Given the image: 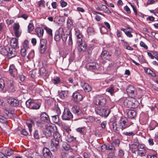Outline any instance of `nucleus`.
<instances>
[{"instance_id":"1","label":"nucleus","mask_w":158,"mask_h":158,"mask_svg":"<svg viewBox=\"0 0 158 158\" xmlns=\"http://www.w3.org/2000/svg\"><path fill=\"white\" fill-rule=\"evenodd\" d=\"M120 101L124 106L128 108H135L138 106L137 101H135V102L133 103L126 98H121L120 99Z\"/></svg>"},{"instance_id":"2","label":"nucleus","mask_w":158,"mask_h":158,"mask_svg":"<svg viewBox=\"0 0 158 158\" xmlns=\"http://www.w3.org/2000/svg\"><path fill=\"white\" fill-rule=\"evenodd\" d=\"M106 102V98L103 96L101 95H97L94 98V102L96 105L101 106H104Z\"/></svg>"},{"instance_id":"3","label":"nucleus","mask_w":158,"mask_h":158,"mask_svg":"<svg viewBox=\"0 0 158 158\" xmlns=\"http://www.w3.org/2000/svg\"><path fill=\"white\" fill-rule=\"evenodd\" d=\"M118 123V125L121 127L122 130L129 127L131 125L128 122L127 118L124 117H121Z\"/></svg>"},{"instance_id":"4","label":"nucleus","mask_w":158,"mask_h":158,"mask_svg":"<svg viewBox=\"0 0 158 158\" xmlns=\"http://www.w3.org/2000/svg\"><path fill=\"white\" fill-rule=\"evenodd\" d=\"M73 115L68 108L64 109L62 118L64 120H70L73 118Z\"/></svg>"},{"instance_id":"5","label":"nucleus","mask_w":158,"mask_h":158,"mask_svg":"<svg viewBox=\"0 0 158 158\" xmlns=\"http://www.w3.org/2000/svg\"><path fill=\"white\" fill-rule=\"evenodd\" d=\"M95 112L97 114L105 117H107L110 112L109 110L100 107L96 108Z\"/></svg>"},{"instance_id":"6","label":"nucleus","mask_w":158,"mask_h":158,"mask_svg":"<svg viewBox=\"0 0 158 158\" xmlns=\"http://www.w3.org/2000/svg\"><path fill=\"white\" fill-rule=\"evenodd\" d=\"M56 130H57L56 127V126L51 125H47L46 127L45 134L47 136L49 137Z\"/></svg>"},{"instance_id":"7","label":"nucleus","mask_w":158,"mask_h":158,"mask_svg":"<svg viewBox=\"0 0 158 158\" xmlns=\"http://www.w3.org/2000/svg\"><path fill=\"white\" fill-rule=\"evenodd\" d=\"M47 40L45 39L40 40V52L42 54L44 53L47 49Z\"/></svg>"},{"instance_id":"8","label":"nucleus","mask_w":158,"mask_h":158,"mask_svg":"<svg viewBox=\"0 0 158 158\" xmlns=\"http://www.w3.org/2000/svg\"><path fill=\"white\" fill-rule=\"evenodd\" d=\"M73 99L74 102L76 103H77L83 99L82 95L77 91L74 92L72 95Z\"/></svg>"},{"instance_id":"9","label":"nucleus","mask_w":158,"mask_h":158,"mask_svg":"<svg viewBox=\"0 0 158 158\" xmlns=\"http://www.w3.org/2000/svg\"><path fill=\"white\" fill-rule=\"evenodd\" d=\"M59 142L58 141L55 140V139H52L50 144V149L52 151L55 152L57 150L59 147Z\"/></svg>"},{"instance_id":"10","label":"nucleus","mask_w":158,"mask_h":158,"mask_svg":"<svg viewBox=\"0 0 158 158\" xmlns=\"http://www.w3.org/2000/svg\"><path fill=\"white\" fill-rule=\"evenodd\" d=\"M20 26L18 23H15L13 26V30L15 36L19 37L21 34V31L19 29Z\"/></svg>"},{"instance_id":"11","label":"nucleus","mask_w":158,"mask_h":158,"mask_svg":"<svg viewBox=\"0 0 158 158\" xmlns=\"http://www.w3.org/2000/svg\"><path fill=\"white\" fill-rule=\"evenodd\" d=\"M9 72L10 74L14 77H18V73L17 69L13 64L11 65L9 68Z\"/></svg>"},{"instance_id":"12","label":"nucleus","mask_w":158,"mask_h":158,"mask_svg":"<svg viewBox=\"0 0 158 158\" xmlns=\"http://www.w3.org/2000/svg\"><path fill=\"white\" fill-rule=\"evenodd\" d=\"M40 119L45 123H48L50 122V120L48 115L44 112H43L40 114Z\"/></svg>"},{"instance_id":"13","label":"nucleus","mask_w":158,"mask_h":158,"mask_svg":"<svg viewBox=\"0 0 158 158\" xmlns=\"http://www.w3.org/2000/svg\"><path fill=\"white\" fill-rule=\"evenodd\" d=\"M43 153L45 158H52V155L50 150L47 148H44L43 149Z\"/></svg>"},{"instance_id":"14","label":"nucleus","mask_w":158,"mask_h":158,"mask_svg":"<svg viewBox=\"0 0 158 158\" xmlns=\"http://www.w3.org/2000/svg\"><path fill=\"white\" fill-rule=\"evenodd\" d=\"M9 50V48H2L0 50L1 54L3 55H8L9 58H11L14 56L15 55H11V52H9L8 50Z\"/></svg>"},{"instance_id":"15","label":"nucleus","mask_w":158,"mask_h":158,"mask_svg":"<svg viewBox=\"0 0 158 158\" xmlns=\"http://www.w3.org/2000/svg\"><path fill=\"white\" fill-rule=\"evenodd\" d=\"M56 111L57 114L54 115H52L51 117L53 122L56 124H58L59 122V118L58 115L60 114V111L59 108H57L56 109Z\"/></svg>"},{"instance_id":"16","label":"nucleus","mask_w":158,"mask_h":158,"mask_svg":"<svg viewBox=\"0 0 158 158\" xmlns=\"http://www.w3.org/2000/svg\"><path fill=\"white\" fill-rule=\"evenodd\" d=\"M118 89L116 88L115 85H111L106 89V91L110 93L111 95H113Z\"/></svg>"},{"instance_id":"17","label":"nucleus","mask_w":158,"mask_h":158,"mask_svg":"<svg viewBox=\"0 0 158 158\" xmlns=\"http://www.w3.org/2000/svg\"><path fill=\"white\" fill-rule=\"evenodd\" d=\"M8 102L11 106H16L19 105V102L18 101L13 98H10L8 99Z\"/></svg>"},{"instance_id":"18","label":"nucleus","mask_w":158,"mask_h":158,"mask_svg":"<svg viewBox=\"0 0 158 158\" xmlns=\"http://www.w3.org/2000/svg\"><path fill=\"white\" fill-rule=\"evenodd\" d=\"M18 42V40L17 39L15 38H13L11 39L10 42L11 46L13 48H18L19 47Z\"/></svg>"},{"instance_id":"19","label":"nucleus","mask_w":158,"mask_h":158,"mask_svg":"<svg viewBox=\"0 0 158 158\" xmlns=\"http://www.w3.org/2000/svg\"><path fill=\"white\" fill-rule=\"evenodd\" d=\"M127 114L128 118H134L136 115V112L134 110H128Z\"/></svg>"},{"instance_id":"20","label":"nucleus","mask_w":158,"mask_h":158,"mask_svg":"<svg viewBox=\"0 0 158 158\" xmlns=\"http://www.w3.org/2000/svg\"><path fill=\"white\" fill-rule=\"evenodd\" d=\"M90 70H98L100 68V65L98 64L92 63L89 64L87 66Z\"/></svg>"},{"instance_id":"21","label":"nucleus","mask_w":158,"mask_h":158,"mask_svg":"<svg viewBox=\"0 0 158 158\" xmlns=\"http://www.w3.org/2000/svg\"><path fill=\"white\" fill-rule=\"evenodd\" d=\"M81 86L86 92H89L91 90V87L88 84L84 82H82Z\"/></svg>"},{"instance_id":"22","label":"nucleus","mask_w":158,"mask_h":158,"mask_svg":"<svg viewBox=\"0 0 158 158\" xmlns=\"http://www.w3.org/2000/svg\"><path fill=\"white\" fill-rule=\"evenodd\" d=\"M110 56L111 55L106 51H103L101 54L102 58L105 60H108Z\"/></svg>"},{"instance_id":"23","label":"nucleus","mask_w":158,"mask_h":158,"mask_svg":"<svg viewBox=\"0 0 158 158\" xmlns=\"http://www.w3.org/2000/svg\"><path fill=\"white\" fill-rule=\"evenodd\" d=\"M62 32H60L59 30L56 31L54 36L55 40L56 41H60L62 37Z\"/></svg>"},{"instance_id":"24","label":"nucleus","mask_w":158,"mask_h":158,"mask_svg":"<svg viewBox=\"0 0 158 158\" xmlns=\"http://www.w3.org/2000/svg\"><path fill=\"white\" fill-rule=\"evenodd\" d=\"M127 91L129 95L134 96L135 94V89L133 86H129L127 89Z\"/></svg>"},{"instance_id":"25","label":"nucleus","mask_w":158,"mask_h":158,"mask_svg":"<svg viewBox=\"0 0 158 158\" xmlns=\"http://www.w3.org/2000/svg\"><path fill=\"white\" fill-rule=\"evenodd\" d=\"M78 45V50L80 52H84L86 49V45L85 43H83L82 42L80 43H77Z\"/></svg>"},{"instance_id":"26","label":"nucleus","mask_w":158,"mask_h":158,"mask_svg":"<svg viewBox=\"0 0 158 158\" xmlns=\"http://www.w3.org/2000/svg\"><path fill=\"white\" fill-rule=\"evenodd\" d=\"M72 112L74 114L79 115L81 113V111L79 108L76 106H73L72 108Z\"/></svg>"},{"instance_id":"27","label":"nucleus","mask_w":158,"mask_h":158,"mask_svg":"<svg viewBox=\"0 0 158 158\" xmlns=\"http://www.w3.org/2000/svg\"><path fill=\"white\" fill-rule=\"evenodd\" d=\"M35 31L37 35L39 37H42L44 34V30L40 27H37L35 29Z\"/></svg>"},{"instance_id":"28","label":"nucleus","mask_w":158,"mask_h":158,"mask_svg":"<svg viewBox=\"0 0 158 158\" xmlns=\"http://www.w3.org/2000/svg\"><path fill=\"white\" fill-rule=\"evenodd\" d=\"M53 136V139H55V140L59 142L61 140L60 135L59 133L56 131V130L54 132Z\"/></svg>"},{"instance_id":"29","label":"nucleus","mask_w":158,"mask_h":158,"mask_svg":"<svg viewBox=\"0 0 158 158\" xmlns=\"http://www.w3.org/2000/svg\"><path fill=\"white\" fill-rule=\"evenodd\" d=\"M68 91H62L59 94V96L62 99H64L67 97Z\"/></svg>"},{"instance_id":"30","label":"nucleus","mask_w":158,"mask_h":158,"mask_svg":"<svg viewBox=\"0 0 158 158\" xmlns=\"http://www.w3.org/2000/svg\"><path fill=\"white\" fill-rule=\"evenodd\" d=\"M144 69L145 72L151 75L153 77L156 76L155 73L150 69L145 67L144 68Z\"/></svg>"},{"instance_id":"31","label":"nucleus","mask_w":158,"mask_h":158,"mask_svg":"<svg viewBox=\"0 0 158 158\" xmlns=\"http://www.w3.org/2000/svg\"><path fill=\"white\" fill-rule=\"evenodd\" d=\"M132 146L133 147L135 146L137 148L138 145L139 144V141L137 137H133L131 140Z\"/></svg>"},{"instance_id":"32","label":"nucleus","mask_w":158,"mask_h":158,"mask_svg":"<svg viewBox=\"0 0 158 158\" xmlns=\"http://www.w3.org/2000/svg\"><path fill=\"white\" fill-rule=\"evenodd\" d=\"M34 102L32 100H29L27 101L26 102L27 107L31 109L33 105Z\"/></svg>"},{"instance_id":"33","label":"nucleus","mask_w":158,"mask_h":158,"mask_svg":"<svg viewBox=\"0 0 158 158\" xmlns=\"http://www.w3.org/2000/svg\"><path fill=\"white\" fill-rule=\"evenodd\" d=\"M33 124V122L31 120H28L26 122V124L29 128L30 132H31L32 131V127Z\"/></svg>"},{"instance_id":"34","label":"nucleus","mask_w":158,"mask_h":158,"mask_svg":"<svg viewBox=\"0 0 158 158\" xmlns=\"http://www.w3.org/2000/svg\"><path fill=\"white\" fill-rule=\"evenodd\" d=\"M75 139V138L69 134L67 135L66 137V140L68 142H71Z\"/></svg>"},{"instance_id":"35","label":"nucleus","mask_w":158,"mask_h":158,"mask_svg":"<svg viewBox=\"0 0 158 158\" xmlns=\"http://www.w3.org/2000/svg\"><path fill=\"white\" fill-rule=\"evenodd\" d=\"M14 152L11 149H8L6 150L5 151V153H3L4 155L6 156H10L13 154Z\"/></svg>"},{"instance_id":"36","label":"nucleus","mask_w":158,"mask_h":158,"mask_svg":"<svg viewBox=\"0 0 158 158\" xmlns=\"http://www.w3.org/2000/svg\"><path fill=\"white\" fill-rule=\"evenodd\" d=\"M45 2L44 0H40L38 2V5L39 8L40 9L41 7H45Z\"/></svg>"},{"instance_id":"37","label":"nucleus","mask_w":158,"mask_h":158,"mask_svg":"<svg viewBox=\"0 0 158 158\" xmlns=\"http://www.w3.org/2000/svg\"><path fill=\"white\" fill-rule=\"evenodd\" d=\"M22 48L26 49L28 50L29 48V47L28 45V41L27 40H25L23 43V47Z\"/></svg>"},{"instance_id":"38","label":"nucleus","mask_w":158,"mask_h":158,"mask_svg":"<svg viewBox=\"0 0 158 158\" xmlns=\"http://www.w3.org/2000/svg\"><path fill=\"white\" fill-rule=\"evenodd\" d=\"M117 124L115 123H114L113 125V130L114 131L117 133H119L120 129L117 126Z\"/></svg>"},{"instance_id":"39","label":"nucleus","mask_w":158,"mask_h":158,"mask_svg":"<svg viewBox=\"0 0 158 158\" xmlns=\"http://www.w3.org/2000/svg\"><path fill=\"white\" fill-rule=\"evenodd\" d=\"M34 51L32 50L29 52L27 57L29 60L33 58L34 56Z\"/></svg>"},{"instance_id":"40","label":"nucleus","mask_w":158,"mask_h":158,"mask_svg":"<svg viewBox=\"0 0 158 158\" xmlns=\"http://www.w3.org/2000/svg\"><path fill=\"white\" fill-rule=\"evenodd\" d=\"M62 147L65 150H69L70 148L69 145L66 142L63 143Z\"/></svg>"},{"instance_id":"41","label":"nucleus","mask_w":158,"mask_h":158,"mask_svg":"<svg viewBox=\"0 0 158 158\" xmlns=\"http://www.w3.org/2000/svg\"><path fill=\"white\" fill-rule=\"evenodd\" d=\"M44 29L49 35L51 36L52 35V30L51 28L47 27H45Z\"/></svg>"},{"instance_id":"42","label":"nucleus","mask_w":158,"mask_h":158,"mask_svg":"<svg viewBox=\"0 0 158 158\" xmlns=\"http://www.w3.org/2000/svg\"><path fill=\"white\" fill-rule=\"evenodd\" d=\"M137 147V150L138 151H143V150H147L143 145L140 144L139 145H138Z\"/></svg>"},{"instance_id":"43","label":"nucleus","mask_w":158,"mask_h":158,"mask_svg":"<svg viewBox=\"0 0 158 158\" xmlns=\"http://www.w3.org/2000/svg\"><path fill=\"white\" fill-rule=\"evenodd\" d=\"M62 127L64 129L67 133H69L71 131V129L69 127L65 124H63Z\"/></svg>"},{"instance_id":"44","label":"nucleus","mask_w":158,"mask_h":158,"mask_svg":"<svg viewBox=\"0 0 158 158\" xmlns=\"http://www.w3.org/2000/svg\"><path fill=\"white\" fill-rule=\"evenodd\" d=\"M87 32L89 35H93L94 34V31L93 28H88L87 30Z\"/></svg>"},{"instance_id":"45","label":"nucleus","mask_w":158,"mask_h":158,"mask_svg":"<svg viewBox=\"0 0 158 158\" xmlns=\"http://www.w3.org/2000/svg\"><path fill=\"white\" fill-rule=\"evenodd\" d=\"M52 82L54 84H57L60 82V79L58 77L54 78L52 80Z\"/></svg>"},{"instance_id":"46","label":"nucleus","mask_w":158,"mask_h":158,"mask_svg":"<svg viewBox=\"0 0 158 158\" xmlns=\"http://www.w3.org/2000/svg\"><path fill=\"white\" fill-rule=\"evenodd\" d=\"M40 107V105L39 104L35 103L34 102L33 103V105H32L31 108V109H39Z\"/></svg>"},{"instance_id":"47","label":"nucleus","mask_w":158,"mask_h":158,"mask_svg":"<svg viewBox=\"0 0 158 158\" xmlns=\"http://www.w3.org/2000/svg\"><path fill=\"white\" fill-rule=\"evenodd\" d=\"M4 87V82L2 79H0V90H3Z\"/></svg>"},{"instance_id":"48","label":"nucleus","mask_w":158,"mask_h":158,"mask_svg":"<svg viewBox=\"0 0 158 158\" xmlns=\"http://www.w3.org/2000/svg\"><path fill=\"white\" fill-rule=\"evenodd\" d=\"M138 155L142 157L145 156L147 152V150H143L142 151H138Z\"/></svg>"},{"instance_id":"49","label":"nucleus","mask_w":158,"mask_h":158,"mask_svg":"<svg viewBox=\"0 0 158 158\" xmlns=\"http://www.w3.org/2000/svg\"><path fill=\"white\" fill-rule=\"evenodd\" d=\"M27 50H28L22 48L20 52L22 56H24L26 55L27 51Z\"/></svg>"},{"instance_id":"50","label":"nucleus","mask_w":158,"mask_h":158,"mask_svg":"<svg viewBox=\"0 0 158 158\" xmlns=\"http://www.w3.org/2000/svg\"><path fill=\"white\" fill-rule=\"evenodd\" d=\"M85 127H79L76 129V131L81 134H83L85 131Z\"/></svg>"},{"instance_id":"51","label":"nucleus","mask_w":158,"mask_h":158,"mask_svg":"<svg viewBox=\"0 0 158 158\" xmlns=\"http://www.w3.org/2000/svg\"><path fill=\"white\" fill-rule=\"evenodd\" d=\"M77 37V43H80L82 42V40L83 38V36L82 35H80L79 36H78Z\"/></svg>"},{"instance_id":"52","label":"nucleus","mask_w":158,"mask_h":158,"mask_svg":"<svg viewBox=\"0 0 158 158\" xmlns=\"http://www.w3.org/2000/svg\"><path fill=\"white\" fill-rule=\"evenodd\" d=\"M6 122V119L5 117L0 115V122L2 123H5Z\"/></svg>"},{"instance_id":"53","label":"nucleus","mask_w":158,"mask_h":158,"mask_svg":"<svg viewBox=\"0 0 158 158\" xmlns=\"http://www.w3.org/2000/svg\"><path fill=\"white\" fill-rule=\"evenodd\" d=\"M123 134L127 136H133L135 135V133L132 131L131 132H124L123 133Z\"/></svg>"},{"instance_id":"54","label":"nucleus","mask_w":158,"mask_h":158,"mask_svg":"<svg viewBox=\"0 0 158 158\" xmlns=\"http://www.w3.org/2000/svg\"><path fill=\"white\" fill-rule=\"evenodd\" d=\"M33 29V25L32 23H29L28 26V32L30 33Z\"/></svg>"},{"instance_id":"55","label":"nucleus","mask_w":158,"mask_h":158,"mask_svg":"<svg viewBox=\"0 0 158 158\" xmlns=\"http://www.w3.org/2000/svg\"><path fill=\"white\" fill-rule=\"evenodd\" d=\"M124 152L122 150H120L118 153V157L119 158H124Z\"/></svg>"},{"instance_id":"56","label":"nucleus","mask_w":158,"mask_h":158,"mask_svg":"<svg viewBox=\"0 0 158 158\" xmlns=\"http://www.w3.org/2000/svg\"><path fill=\"white\" fill-rule=\"evenodd\" d=\"M140 45L142 47L145 49H147L148 48V46L146 45L142 41H140Z\"/></svg>"},{"instance_id":"57","label":"nucleus","mask_w":158,"mask_h":158,"mask_svg":"<svg viewBox=\"0 0 158 158\" xmlns=\"http://www.w3.org/2000/svg\"><path fill=\"white\" fill-rule=\"evenodd\" d=\"M34 138L36 139H39V136L38 131H35L34 133Z\"/></svg>"},{"instance_id":"58","label":"nucleus","mask_w":158,"mask_h":158,"mask_svg":"<svg viewBox=\"0 0 158 158\" xmlns=\"http://www.w3.org/2000/svg\"><path fill=\"white\" fill-rule=\"evenodd\" d=\"M157 1V0H148L147 4V5H150L154 3Z\"/></svg>"},{"instance_id":"59","label":"nucleus","mask_w":158,"mask_h":158,"mask_svg":"<svg viewBox=\"0 0 158 158\" xmlns=\"http://www.w3.org/2000/svg\"><path fill=\"white\" fill-rule=\"evenodd\" d=\"M113 143L116 146L118 147L120 143V140L118 139H116L113 142Z\"/></svg>"},{"instance_id":"60","label":"nucleus","mask_w":158,"mask_h":158,"mask_svg":"<svg viewBox=\"0 0 158 158\" xmlns=\"http://www.w3.org/2000/svg\"><path fill=\"white\" fill-rule=\"evenodd\" d=\"M82 35V33L80 31V30H78V29L76 30L75 32V35L76 37L78 36H79L80 35Z\"/></svg>"},{"instance_id":"61","label":"nucleus","mask_w":158,"mask_h":158,"mask_svg":"<svg viewBox=\"0 0 158 158\" xmlns=\"http://www.w3.org/2000/svg\"><path fill=\"white\" fill-rule=\"evenodd\" d=\"M125 33L126 35L128 37H132L133 36L132 35L131 32L129 31H125Z\"/></svg>"},{"instance_id":"62","label":"nucleus","mask_w":158,"mask_h":158,"mask_svg":"<svg viewBox=\"0 0 158 158\" xmlns=\"http://www.w3.org/2000/svg\"><path fill=\"white\" fill-rule=\"evenodd\" d=\"M60 3L61 4V6L62 7H64L65 6H66L67 5V3L66 2H64L63 0H61L60 1Z\"/></svg>"},{"instance_id":"63","label":"nucleus","mask_w":158,"mask_h":158,"mask_svg":"<svg viewBox=\"0 0 158 158\" xmlns=\"http://www.w3.org/2000/svg\"><path fill=\"white\" fill-rule=\"evenodd\" d=\"M152 34L154 36V38L158 40V33L152 32Z\"/></svg>"},{"instance_id":"64","label":"nucleus","mask_w":158,"mask_h":158,"mask_svg":"<svg viewBox=\"0 0 158 158\" xmlns=\"http://www.w3.org/2000/svg\"><path fill=\"white\" fill-rule=\"evenodd\" d=\"M148 158H156V156L155 155H152L151 154H149L147 156Z\"/></svg>"}]
</instances>
